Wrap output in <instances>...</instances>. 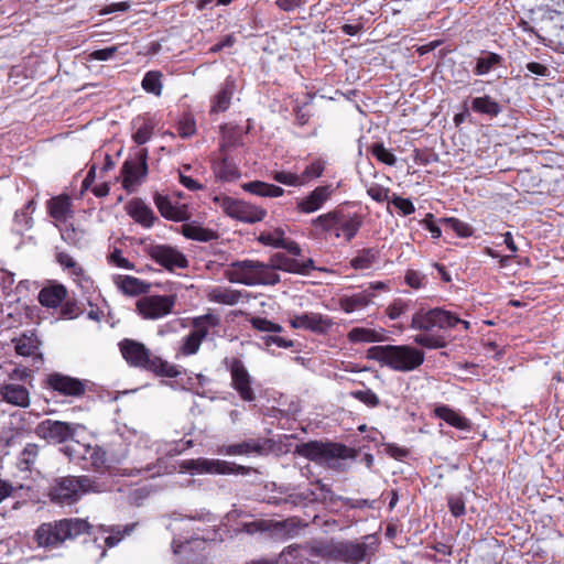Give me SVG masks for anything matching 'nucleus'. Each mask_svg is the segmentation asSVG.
<instances>
[{"mask_svg": "<svg viewBox=\"0 0 564 564\" xmlns=\"http://www.w3.org/2000/svg\"><path fill=\"white\" fill-rule=\"evenodd\" d=\"M35 204L29 200L20 210L14 214V221L23 229H30L33 224L31 214L34 212Z\"/></svg>", "mask_w": 564, "mask_h": 564, "instance_id": "nucleus-50", "label": "nucleus"}, {"mask_svg": "<svg viewBox=\"0 0 564 564\" xmlns=\"http://www.w3.org/2000/svg\"><path fill=\"white\" fill-rule=\"evenodd\" d=\"M42 446L36 443H26L17 457V468L20 471H29L35 469L40 459Z\"/></svg>", "mask_w": 564, "mask_h": 564, "instance_id": "nucleus-30", "label": "nucleus"}, {"mask_svg": "<svg viewBox=\"0 0 564 564\" xmlns=\"http://www.w3.org/2000/svg\"><path fill=\"white\" fill-rule=\"evenodd\" d=\"M391 203L394 205L395 208L400 210V213L403 216H409L415 212L414 204L409 198H403L401 196L393 194Z\"/></svg>", "mask_w": 564, "mask_h": 564, "instance_id": "nucleus-63", "label": "nucleus"}, {"mask_svg": "<svg viewBox=\"0 0 564 564\" xmlns=\"http://www.w3.org/2000/svg\"><path fill=\"white\" fill-rule=\"evenodd\" d=\"M154 204L162 217L173 221H185L189 218L187 207L174 206L166 195L155 193L153 196Z\"/></svg>", "mask_w": 564, "mask_h": 564, "instance_id": "nucleus-23", "label": "nucleus"}, {"mask_svg": "<svg viewBox=\"0 0 564 564\" xmlns=\"http://www.w3.org/2000/svg\"><path fill=\"white\" fill-rule=\"evenodd\" d=\"M433 415L457 430L469 431L471 429L470 420L447 404L436 405L433 410Z\"/></svg>", "mask_w": 564, "mask_h": 564, "instance_id": "nucleus-25", "label": "nucleus"}, {"mask_svg": "<svg viewBox=\"0 0 564 564\" xmlns=\"http://www.w3.org/2000/svg\"><path fill=\"white\" fill-rule=\"evenodd\" d=\"M220 325L218 315L207 313L192 319V333L202 341L208 337L210 330Z\"/></svg>", "mask_w": 564, "mask_h": 564, "instance_id": "nucleus-33", "label": "nucleus"}, {"mask_svg": "<svg viewBox=\"0 0 564 564\" xmlns=\"http://www.w3.org/2000/svg\"><path fill=\"white\" fill-rule=\"evenodd\" d=\"M364 225V216L358 213H348L341 207H336L327 213L321 214L311 221L316 235L334 236L350 242Z\"/></svg>", "mask_w": 564, "mask_h": 564, "instance_id": "nucleus-5", "label": "nucleus"}, {"mask_svg": "<svg viewBox=\"0 0 564 564\" xmlns=\"http://www.w3.org/2000/svg\"><path fill=\"white\" fill-rule=\"evenodd\" d=\"M290 325L295 329L302 328L322 334L332 327L333 322L319 313H303L294 315L290 319Z\"/></svg>", "mask_w": 564, "mask_h": 564, "instance_id": "nucleus-20", "label": "nucleus"}, {"mask_svg": "<svg viewBox=\"0 0 564 564\" xmlns=\"http://www.w3.org/2000/svg\"><path fill=\"white\" fill-rule=\"evenodd\" d=\"M366 357L377 361L381 367L399 372L413 371L425 360L424 351L410 345L371 346L367 349Z\"/></svg>", "mask_w": 564, "mask_h": 564, "instance_id": "nucleus-4", "label": "nucleus"}, {"mask_svg": "<svg viewBox=\"0 0 564 564\" xmlns=\"http://www.w3.org/2000/svg\"><path fill=\"white\" fill-rule=\"evenodd\" d=\"M147 253L155 263L171 272L188 267L185 254L169 245H151L147 248Z\"/></svg>", "mask_w": 564, "mask_h": 564, "instance_id": "nucleus-16", "label": "nucleus"}, {"mask_svg": "<svg viewBox=\"0 0 564 564\" xmlns=\"http://www.w3.org/2000/svg\"><path fill=\"white\" fill-rule=\"evenodd\" d=\"M0 400L19 408H28L31 404L29 389L19 383L0 384Z\"/></svg>", "mask_w": 564, "mask_h": 564, "instance_id": "nucleus-22", "label": "nucleus"}, {"mask_svg": "<svg viewBox=\"0 0 564 564\" xmlns=\"http://www.w3.org/2000/svg\"><path fill=\"white\" fill-rule=\"evenodd\" d=\"M390 188L380 184L372 183L367 188V194L377 203H383L389 199Z\"/></svg>", "mask_w": 564, "mask_h": 564, "instance_id": "nucleus-61", "label": "nucleus"}, {"mask_svg": "<svg viewBox=\"0 0 564 564\" xmlns=\"http://www.w3.org/2000/svg\"><path fill=\"white\" fill-rule=\"evenodd\" d=\"M91 525L80 518H63L41 523L34 532L33 541L39 547L52 551L62 547L66 541H73L89 534Z\"/></svg>", "mask_w": 564, "mask_h": 564, "instance_id": "nucleus-3", "label": "nucleus"}, {"mask_svg": "<svg viewBox=\"0 0 564 564\" xmlns=\"http://www.w3.org/2000/svg\"><path fill=\"white\" fill-rule=\"evenodd\" d=\"M77 427L76 423L46 419L37 424L35 433L48 443L62 444L74 438Z\"/></svg>", "mask_w": 564, "mask_h": 564, "instance_id": "nucleus-15", "label": "nucleus"}, {"mask_svg": "<svg viewBox=\"0 0 564 564\" xmlns=\"http://www.w3.org/2000/svg\"><path fill=\"white\" fill-rule=\"evenodd\" d=\"M220 452L229 456L249 455L251 453L262 454L263 445L259 441L248 440L241 443L224 446Z\"/></svg>", "mask_w": 564, "mask_h": 564, "instance_id": "nucleus-40", "label": "nucleus"}, {"mask_svg": "<svg viewBox=\"0 0 564 564\" xmlns=\"http://www.w3.org/2000/svg\"><path fill=\"white\" fill-rule=\"evenodd\" d=\"M96 481L89 476H67L56 480L52 487L51 499L61 505L75 503L83 494L95 491Z\"/></svg>", "mask_w": 564, "mask_h": 564, "instance_id": "nucleus-8", "label": "nucleus"}, {"mask_svg": "<svg viewBox=\"0 0 564 564\" xmlns=\"http://www.w3.org/2000/svg\"><path fill=\"white\" fill-rule=\"evenodd\" d=\"M251 326L259 332L267 333H281L283 327L280 324L273 323L264 317H252Z\"/></svg>", "mask_w": 564, "mask_h": 564, "instance_id": "nucleus-57", "label": "nucleus"}, {"mask_svg": "<svg viewBox=\"0 0 564 564\" xmlns=\"http://www.w3.org/2000/svg\"><path fill=\"white\" fill-rule=\"evenodd\" d=\"M459 316L442 307L417 310L411 318L410 327L420 332L413 343L427 349H442L448 345L444 332L458 325Z\"/></svg>", "mask_w": 564, "mask_h": 564, "instance_id": "nucleus-1", "label": "nucleus"}, {"mask_svg": "<svg viewBox=\"0 0 564 564\" xmlns=\"http://www.w3.org/2000/svg\"><path fill=\"white\" fill-rule=\"evenodd\" d=\"M43 388L57 395L78 399L87 391V381L62 372H51L45 376Z\"/></svg>", "mask_w": 564, "mask_h": 564, "instance_id": "nucleus-11", "label": "nucleus"}, {"mask_svg": "<svg viewBox=\"0 0 564 564\" xmlns=\"http://www.w3.org/2000/svg\"><path fill=\"white\" fill-rule=\"evenodd\" d=\"M122 186L130 189L133 185L138 184L148 175V149H140L133 160H128L123 163L122 169Z\"/></svg>", "mask_w": 564, "mask_h": 564, "instance_id": "nucleus-17", "label": "nucleus"}, {"mask_svg": "<svg viewBox=\"0 0 564 564\" xmlns=\"http://www.w3.org/2000/svg\"><path fill=\"white\" fill-rule=\"evenodd\" d=\"M72 207V199L67 194L54 196L46 202L48 215L59 223H65L73 216Z\"/></svg>", "mask_w": 564, "mask_h": 564, "instance_id": "nucleus-26", "label": "nucleus"}, {"mask_svg": "<svg viewBox=\"0 0 564 564\" xmlns=\"http://www.w3.org/2000/svg\"><path fill=\"white\" fill-rule=\"evenodd\" d=\"M216 175L226 182H231L240 177L241 173L237 164L228 158H224L216 167Z\"/></svg>", "mask_w": 564, "mask_h": 564, "instance_id": "nucleus-47", "label": "nucleus"}, {"mask_svg": "<svg viewBox=\"0 0 564 564\" xmlns=\"http://www.w3.org/2000/svg\"><path fill=\"white\" fill-rule=\"evenodd\" d=\"M175 295H144L135 303L138 314L144 319H159L172 313Z\"/></svg>", "mask_w": 564, "mask_h": 564, "instance_id": "nucleus-14", "label": "nucleus"}, {"mask_svg": "<svg viewBox=\"0 0 564 564\" xmlns=\"http://www.w3.org/2000/svg\"><path fill=\"white\" fill-rule=\"evenodd\" d=\"M83 313L76 300H65L61 305V317L74 319Z\"/></svg>", "mask_w": 564, "mask_h": 564, "instance_id": "nucleus-59", "label": "nucleus"}, {"mask_svg": "<svg viewBox=\"0 0 564 564\" xmlns=\"http://www.w3.org/2000/svg\"><path fill=\"white\" fill-rule=\"evenodd\" d=\"M449 512L455 518H460L466 513L465 499L462 494L452 495L447 498Z\"/></svg>", "mask_w": 564, "mask_h": 564, "instance_id": "nucleus-58", "label": "nucleus"}, {"mask_svg": "<svg viewBox=\"0 0 564 564\" xmlns=\"http://www.w3.org/2000/svg\"><path fill=\"white\" fill-rule=\"evenodd\" d=\"M470 107L474 112L490 118L497 117L502 110L500 104L489 95L473 98Z\"/></svg>", "mask_w": 564, "mask_h": 564, "instance_id": "nucleus-36", "label": "nucleus"}, {"mask_svg": "<svg viewBox=\"0 0 564 564\" xmlns=\"http://www.w3.org/2000/svg\"><path fill=\"white\" fill-rule=\"evenodd\" d=\"M185 467L189 470L196 471L197 474L213 475H249L252 470V468L248 466L237 465L227 460L204 457L187 460Z\"/></svg>", "mask_w": 564, "mask_h": 564, "instance_id": "nucleus-13", "label": "nucleus"}, {"mask_svg": "<svg viewBox=\"0 0 564 564\" xmlns=\"http://www.w3.org/2000/svg\"><path fill=\"white\" fill-rule=\"evenodd\" d=\"M284 230L282 228H275L272 231H263L259 235L258 241L263 246H269L273 248H280L282 246V240H284Z\"/></svg>", "mask_w": 564, "mask_h": 564, "instance_id": "nucleus-51", "label": "nucleus"}, {"mask_svg": "<svg viewBox=\"0 0 564 564\" xmlns=\"http://www.w3.org/2000/svg\"><path fill=\"white\" fill-rule=\"evenodd\" d=\"M270 267H272V270L275 272L276 270H281L289 273H295V274H302L306 275L308 274L314 267L313 259H307L305 261H297L295 259H291L286 257L282 252H276L271 256L270 262L268 263Z\"/></svg>", "mask_w": 564, "mask_h": 564, "instance_id": "nucleus-19", "label": "nucleus"}, {"mask_svg": "<svg viewBox=\"0 0 564 564\" xmlns=\"http://www.w3.org/2000/svg\"><path fill=\"white\" fill-rule=\"evenodd\" d=\"M376 297V293L369 290H362L361 292L344 295L339 299V307L345 313L350 314L355 311H359L369 306L373 299Z\"/></svg>", "mask_w": 564, "mask_h": 564, "instance_id": "nucleus-27", "label": "nucleus"}, {"mask_svg": "<svg viewBox=\"0 0 564 564\" xmlns=\"http://www.w3.org/2000/svg\"><path fill=\"white\" fill-rule=\"evenodd\" d=\"M325 169L326 162L323 159L316 158L312 160L300 173L302 186L319 178L323 175Z\"/></svg>", "mask_w": 564, "mask_h": 564, "instance_id": "nucleus-43", "label": "nucleus"}, {"mask_svg": "<svg viewBox=\"0 0 564 564\" xmlns=\"http://www.w3.org/2000/svg\"><path fill=\"white\" fill-rule=\"evenodd\" d=\"M202 343L203 341L198 337L189 332L185 337H183L177 354L182 356L195 355L198 352Z\"/></svg>", "mask_w": 564, "mask_h": 564, "instance_id": "nucleus-49", "label": "nucleus"}, {"mask_svg": "<svg viewBox=\"0 0 564 564\" xmlns=\"http://www.w3.org/2000/svg\"><path fill=\"white\" fill-rule=\"evenodd\" d=\"M295 453L312 462L355 457V451L341 443L310 441L296 445Z\"/></svg>", "mask_w": 564, "mask_h": 564, "instance_id": "nucleus-9", "label": "nucleus"}, {"mask_svg": "<svg viewBox=\"0 0 564 564\" xmlns=\"http://www.w3.org/2000/svg\"><path fill=\"white\" fill-rule=\"evenodd\" d=\"M132 124L135 128V131L132 133L134 143L142 145L151 140L155 128V122L151 117L147 115L140 116L133 120Z\"/></svg>", "mask_w": 564, "mask_h": 564, "instance_id": "nucleus-34", "label": "nucleus"}, {"mask_svg": "<svg viewBox=\"0 0 564 564\" xmlns=\"http://www.w3.org/2000/svg\"><path fill=\"white\" fill-rule=\"evenodd\" d=\"M116 284L123 294L129 296L147 294L151 289L150 283L132 275H119Z\"/></svg>", "mask_w": 564, "mask_h": 564, "instance_id": "nucleus-32", "label": "nucleus"}, {"mask_svg": "<svg viewBox=\"0 0 564 564\" xmlns=\"http://www.w3.org/2000/svg\"><path fill=\"white\" fill-rule=\"evenodd\" d=\"M241 297L242 293L240 291L224 288H216L208 295L212 302L225 305H235Z\"/></svg>", "mask_w": 564, "mask_h": 564, "instance_id": "nucleus-44", "label": "nucleus"}, {"mask_svg": "<svg viewBox=\"0 0 564 564\" xmlns=\"http://www.w3.org/2000/svg\"><path fill=\"white\" fill-rule=\"evenodd\" d=\"M375 549L354 541H332L321 549L323 557L345 564H370Z\"/></svg>", "mask_w": 564, "mask_h": 564, "instance_id": "nucleus-7", "label": "nucleus"}, {"mask_svg": "<svg viewBox=\"0 0 564 564\" xmlns=\"http://www.w3.org/2000/svg\"><path fill=\"white\" fill-rule=\"evenodd\" d=\"M379 260L377 248H362L350 259L349 264L355 270H368Z\"/></svg>", "mask_w": 564, "mask_h": 564, "instance_id": "nucleus-37", "label": "nucleus"}, {"mask_svg": "<svg viewBox=\"0 0 564 564\" xmlns=\"http://www.w3.org/2000/svg\"><path fill=\"white\" fill-rule=\"evenodd\" d=\"M127 214L144 228L154 226L158 219L153 210L141 199L133 198L126 206Z\"/></svg>", "mask_w": 564, "mask_h": 564, "instance_id": "nucleus-24", "label": "nucleus"}, {"mask_svg": "<svg viewBox=\"0 0 564 564\" xmlns=\"http://www.w3.org/2000/svg\"><path fill=\"white\" fill-rule=\"evenodd\" d=\"M90 463L96 470H102L108 467L106 452L99 446L90 448Z\"/></svg>", "mask_w": 564, "mask_h": 564, "instance_id": "nucleus-60", "label": "nucleus"}, {"mask_svg": "<svg viewBox=\"0 0 564 564\" xmlns=\"http://www.w3.org/2000/svg\"><path fill=\"white\" fill-rule=\"evenodd\" d=\"M350 395L369 408H376L380 404L379 397L371 389L355 390L350 392Z\"/></svg>", "mask_w": 564, "mask_h": 564, "instance_id": "nucleus-56", "label": "nucleus"}, {"mask_svg": "<svg viewBox=\"0 0 564 564\" xmlns=\"http://www.w3.org/2000/svg\"><path fill=\"white\" fill-rule=\"evenodd\" d=\"M271 177L273 181L286 185V186H294L300 187L302 186L300 174L293 173L290 171H274L271 174Z\"/></svg>", "mask_w": 564, "mask_h": 564, "instance_id": "nucleus-54", "label": "nucleus"}, {"mask_svg": "<svg viewBox=\"0 0 564 564\" xmlns=\"http://www.w3.org/2000/svg\"><path fill=\"white\" fill-rule=\"evenodd\" d=\"M421 225L431 232L433 239H438L442 236L440 225L435 221V217L432 213H427L421 220Z\"/></svg>", "mask_w": 564, "mask_h": 564, "instance_id": "nucleus-64", "label": "nucleus"}, {"mask_svg": "<svg viewBox=\"0 0 564 564\" xmlns=\"http://www.w3.org/2000/svg\"><path fill=\"white\" fill-rule=\"evenodd\" d=\"M335 189L333 185H319L311 191L306 196L296 200L295 209L301 214H313L323 208L332 198Z\"/></svg>", "mask_w": 564, "mask_h": 564, "instance_id": "nucleus-18", "label": "nucleus"}, {"mask_svg": "<svg viewBox=\"0 0 564 564\" xmlns=\"http://www.w3.org/2000/svg\"><path fill=\"white\" fill-rule=\"evenodd\" d=\"M56 261L63 269L69 271V273L75 278V281L82 286L89 289L93 286V280L88 276L83 267L78 264L73 257L67 252H58L56 254Z\"/></svg>", "mask_w": 564, "mask_h": 564, "instance_id": "nucleus-28", "label": "nucleus"}, {"mask_svg": "<svg viewBox=\"0 0 564 564\" xmlns=\"http://www.w3.org/2000/svg\"><path fill=\"white\" fill-rule=\"evenodd\" d=\"M503 66L505 58L500 54L490 51H481L480 56L476 58L473 72L477 76H484Z\"/></svg>", "mask_w": 564, "mask_h": 564, "instance_id": "nucleus-31", "label": "nucleus"}, {"mask_svg": "<svg viewBox=\"0 0 564 564\" xmlns=\"http://www.w3.org/2000/svg\"><path fill=\"white\" fill-rule=\"evenodd\" d=\"M133 528H134V524L126 525L122 531L119 529L118 530L112 529L111 534L102 538L105 547L101 546L100 544H96L97 538H95L94 546L98 551V554L96 556L97 561H99L106 556L107 547L110 549V547L116 546L124 538V535L130 534L132 532Z\"/></svg>", "mask_w": 564, "mask_h": 564, "instance_id": "nucleus-38", "label": "nucleus"}, {"mask_svg": "<svg viewBox=\"0 0 564 564\" xmlns=\"http://www.w3.org/2000/svg\"><path fill=\"white\" fill-rule=\"evenodd\" d=\"M241 187L243 191L260 197H280L284 194L282 187L261 181L243 183Z\"/></svg>", "mask_w": 564, "mask_h": 564, "instance_id": "nucleus-35", "label": "nucleus"}, {"mask_svg": "<svg viewBox=\"0 0 564 564\" xmlns=\"http://www.w3.org/2000/svg\"><path fill=\"white\" fill-rule=\"evenodd\" d=\"M347 338L350 343H378L383 340V335L376 329L354 327L348 332Z\"/></svg>", "mask_w": 564, "mask_h": 564, "instance_id": "nucleus-42", "label": "nucleus"}, {"mask_svg": "<svg viewBox=\"0 0 564 564\" xmlns=\"http://www.w3.org/2000/svg\"><path fill=\"white\" fill-rule=\"evenodd\" d=\"M410 307V301L401 297L394 299L386 308V314L391 321L398 319Z\"/></svg>", "mask_w": 564, "mask_h": 564, "instance_id": "nucleus-55", "label": "nucleus"}, {"mask_svg": "<svg viewBox=\"0 0 564 564\" xmlns=\"http://www.w3.org/2000/svg\"><path fill=\"white\" fill-rule=\"evenodd\" d=\"M162 77L163 74L160 70L147 72L141 82L142 89L149 94L160 97L163 90Z\"/></svg>", "mask_w": 564, "mask_h": 564, "instance_id": "nucleus-45", "label": "nucleus"}, {"mask_svg": "<svg viewBox=\"0 0 564 564\" xmlns=\"http://www.w3.org/2000/svg\"><path fill=\"white\" fill-rule=\"evenodd\" d=\"M226 367L230 373L231 388L245 402H254L257 394L252 388L253 378L245 366L243 361L237 357L225 359Z\"/></svg>", "mask_w": 564, "mask_h": 564, "instance_id": "nucleus-12", "label": "nucleus"}, {"mask_svg": "<svg viewBox=\"0 0 564 564\" xmlns=\"http://www.w3.org/2000/svg\"><path fill=\"white\" fill-rule=\"evenodd\" d=\"M15 352L19 356L30 357L33 356L40 346V340L34 333L22 334L21 336L13 338Z\"/></svg>", "mask_w": 564, "mask_h": 564, "instance_id": "nucleus-39", "label": "nucleus"}, {"mask_svg": "<svg viewBox=\"0 0 564 564\" xmlns=\"http://www.w3.org/2000/svg\"><path fill=\"white\" fill-rule=\"evenodd\" d=\"M440 223L445 226L446 229H451L459 238H469L474 235V228L456 217H444L440 219Z\"/></svg>", "mask_w": 564, "mask_h": 564, "instance_id": "nucleus-46", "label": "nucleus"}, {"mask_svg": "<svg viewBox=\"0 0 564 564\" xmlns=\"http://www.w3.org/2000/svg\"><path fill=\"white\" fill-rule=\"evenodd\" d=\"M214 202L221 207L227 216L242 223L254 224L262 221L267 216L264 208L230 196H215Z\"/></svg>", "mask_w": 564, "mask_h": 564, "instance_id": "nucleus-10", "label": "nucleus"}, {"mask_svg": "<svg viewBox=\"0 0 564 564\" xmlns=\"http://www.w3.org/2000/svg\"><path fill=\"white\" fill-rule=\"evenodd\" d=\"M237 88L236 78L231 75L227 76L224 83L220 85L218 91L214 95L210 100L209 113L225 112L231 105V99Z\"/></svg>", "mask_w": 564, "mask_h": 564, "instance_id": "nucleus-21", "label": "nucleus"}, {"mask_svg": "<svg viewBox=\"0 0 564 564\" xmlns=\"http://www.w3.org/2000/svg\"><path fill=\"white\" fill-rule=\"evenodd\" d=\"M176 131L183 139H188L196 133V120L192 112L187 111L181 116L176 122Z\"/></svg>", "mask_w": 564, "mask_h": 564, "instance_id": "nucleus-48", "label": "nucleus"}, {"mask_svg": "<svg viewBox=\"0 0 564 564\" xmlns=\"http://www.w3.org/2000/svg\"><path fill=\"white\" fill-rule=\"evenodd\" d=\"M370 152L379 162L386 165L393 166L397 163L395 155L383 143H373Z\"/></svg>", "mask_w": 564, "mask_h": 564, "instance_id": "nucleus-52", "label": "nucleus"}, {"mask_svg": "<svg viewBox=\"0 0 564 564\" xmlns=\"http://www.w3.org/2000/svg\"><path fill=\"white\" fill-rule=\"evenodd\" d=\"M316 485L318 486V489L322 492L321 501L329 507H336L338 502H341L344 505V500L346 498L336 495L329 486L324 484L322 480H317Z\"/></svg>", "mask_w": 564, "mask_h": 564, "instance_id": "nucleus-53", "label": "nucleus"}, {"mask_svg": "<svg viewBox=\"0 0 564 564\" xmlns=\"http://www.w3.org/2000/svg\"><path fill=\"white\" fill-rule=\"evenodd\" d=\"M118 348L122 359L131 368L165 378H177L181 375L176 366L162 359L137 339L123 338L118 343Z\"/></svg>", "mask_w": 564, "mask_h": 564, "instance_id": "nucleus-2", "label": "nucleus"}, {"mask_svg": "<svg viewBox=\"0 0 564 564\" xmlns=\"http://www.w3.org/2000/svg\"><path fill=\"white\" fill-rule=\"evenodd\" d=\"M404 282L412 289L419 290L425 285V276L413 269H409L404 275Z\"/></svg>", "mask_w": 564, "mask_h": 564, "instance_id": "nucleus-62", "label": "nucleus"}, {"mask_svg": "<svg viewBox=\"0 0 564 564\" xmlns=\"http://www.w3.org/2000/svg\"><path fill=\"white\" fill-rule=\"evenodd\" d=\"M67 297V290L63 284H53L43 288L39 293V302L47 308H56Z\"/></svg>", "mask_w": 564, "mask_h": 564, "instance_id": "nucleus-29", "label": "nucleus"}, {"mask_svg": "<svg viewBox=\"0 0 564 564\" xmlns=\"http://www.w3.org/2000/svg\"><path fill=\"white\" fill-rule=\"evenodd\" d=\"M182 234L187 239L208 242L218 238L216 231L209 228H205L198 225L185 224L182 227Z\"/></svg>", "mask_w": 564, "mask_h": 564, "instance_id": "nucleus-41", "label": "nucleus"}, {"mask_svg": "<svg viewBox=\"0 0 564 564\" xmlns=\"http://www.w3.org/2000/svg\"><path fill=\"white\" fill-rule=\"evenodd\" d=\"M227 279L234 283L245 285H275L280 275L269 264L258 260H240L230 264Z\"/></svg>", "mask_w": 564, "mask_h": 564, "instance_id": "nucleus-6", "label": "nucleus"}]
</instances>
